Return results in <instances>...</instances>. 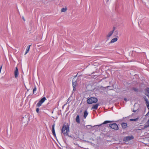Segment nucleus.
<instances>
[{"instance_id": "obj_10", "label": "nucleus", "mask_w": 149, "mask_h": 149, "mask_svg": "<svg viewBox=\"0 0 149 149\" xmlns=\"http://www.w3.org/2000/svg\"><path fill=\"white\" fill-rule=\"evenodd\" d=\"M99 104H97L94 105H93L91 108V109H94L96 110L97 109L98 106Z\"/></svg>"}, {"instance_id": "obj_14", "label": "nucleus", "mask_w": 149, "mask_h": 149, "mask_svg": "<svg viewBox=\"0 0 149 149\" xmlns=\"http://www.w3.org/2000/svg\"><path fill=\"white\" fill-rule=\"evenodd\" d=\"M76 121L77 123H80L79 116V115L77 116L76 118Z\"/></svg>"}, {"instance_id": "obj_4", "label": "nucleus", "mask_w": 149, "mask_h": 149, "mask_svg": "<svg viewBox=\"0 0 149 149\" xmlns=\"http://www.w3.org/2000/svg\"><path fill=\"white\" fill-rule=\"evenodd\" d=\"M109 127L112 129L116 130H117L118 129V126L116 123H115L110 124Z\"/></svg>"}, {"instance_id": "obj_2", "label": "nucleus", "mask_w": 149, "mask_h": 149, "mask_svg": "<svg viewBox=\"0 0 149 149\" xmlns=\"http://www.w3.org/2000/svg\"><path fill=\"white\" fill-rule=\"evenodd\" d=\"M98 101L97 99L95 97H91L87 100V102L88 104H92L93 103H96Z\"/></svg>"}, {"instance_id": "obj_15", "label": "nucleus", "mask_w": 149, "mask_h": 149, "mask_svg": "<svg viewBox=\"0 0 149 149\" xmlns=\"http://www.w3.org/2000/svg\"><path fill=\"white\" fill-rule=\"evenodd\" d=\"M88 114L87 111L86 110L84 111V118H86Z\"/></svg>"}, {"instance_id": "obj_28", "label": "nucleus", "mask_w": 149, "mask_h": 149, "mask_svg": "<svg viewBox=\"0 0 149 149\" xmlns=\"http://www.w3.org/2000/svg\"><path fill=\"white\" fill-rule=\"evenodd\" d=\"M109 0H107V2Z\"/></svg>"}, {"instance_id": "obj_17", "label": "nucleus", "mask_w": 149, "mask_h": 149, "mask_svg": "<svg viewBox=\"0 0 149 149\" xmlns=\"http://www.w3.org/2000/svg\"><path fill=\"white\" fill-rule=\"evenodd\" d=\"M139 119L138 118H137L135 119H131L130 120L131 121H136L137 120Z\"/></svg>"}, {"instance_id": "obj_6", "label": "nucleus", "mask_w": 149, "mask_h": 149, "mask_svg": "<svg viewBox=\"0 0 149 149\" xmlns=\"http://www.w3.org/2000/svg\"><path fill=\"white\" fill-rule=\"evenodd\" d=\"M72 86L73 87V91H75L76 90V87L77 84V82L76 81H74L73 80H72Z\"/></svg>"}, {"instance_id": "obj_7", "label": "nucleus", "mask_w": 149, "mask_h": 149, "mask_svg": "<svg viewBox=\"0 0 149 149\" xmlns=\"http://www.w3.org/2000/svg\"><path fill=\"white\" fill-rule=\"evenodd\" d=\"M115 29V27H113V30L112 31H110L107 35V37L109 38L110 36H111L113 33Z\"/></svg>"}, {"instance_id": "obj_8", "label": "nucleus", "mask_w": 149, "mask_h": 149, "mask_svg": "<svg viewBox=\"0 0 149 149\" xmlns=\"http://www.w3.org/2000/svg\"><path fill=\"white\" fill-rule=\"evenodd\" d=\"M18 74V70L17 67H16V69L14 71V75L15 78H17Z\"/></svg>"}, {"instance_id": "obj_12", "label": "nucleus", "mask_w": 149, "mask_h": 149, "mask_svg": "<svg viewBox=\"0 0 149 149\" xmlns=\"http://www.w3.org/2000/svg\"><path fill=\"white\" fill-rule=\"evenodd\" d=\"M31 46V45H30L27 47V49L26 50V52L25 53V55H26L27 53L28 52L29 50V49H30V47Z\"/></svg>"}, {"instance_id": "obj_20", "label": "nucleus", "mask_w": 149, "mask_h": 149, "mask_svg": "<svg viewBox=\"0 0 149 149\" xmlns=\"http://www.w3.org/2000/svg\"><path fill=\"white\" fill-rule=\"evenodd\" d=\"M36 86H34V89H33V94L35 92V91H36Z\"/></svg>"}, {"instance_id": "obj_3", "label": "nucleus", "mask_w": 149, "mask_h": 149, "mask_svg": "<svg viewBox=\"0 0 149 149\" xmlns=\"http://www.w3.org/2000/svg\"><path fill=\"white\" fill-rule=\"evenodd\" d=\"M46 100V98L45 97H44L42 98L37 104L36 106L38 107L40 106Z\"/></svg>"}, {"instance_id": "obj_16", "label": "nucleus", "mask_w": 149, "mask_h": 149, "mask_svg": "<svg viewBox=\"0 0 149 149\" xmlns=\"http://www.w3.org/2000/svg\"><path fill=\"white\" fill-rule=\"evenodd\" d=\"M111 122V121H105L102 124H101V125H98V126H101V125H102V124H107V123H110Z\"/></svg>"}, {"instance_id": "obj_11", "label": "nucleus", "mask_w": 149, "mask_h": 149, "mask_svg": "<svg viewBox=\"0 0 149 149\" xmlns=\"http://www.w3.org/2000/svg\"><path fill=\"white\" fill-rule=\"evenodd\" d=\"M122 127L123 129H125L127 127V124L125 123H121Z\"/></svg>"}, {"instance_id": "obj_23", "label": "nucleus", "mask_w": 149, "mask_h": 149, "mask_svg": "<svg viewBox=\"0 0 149 149\" xmlns=\"http://www.w3.org/2000/svg\"><path fill=\"white\" fill-rule=\"evenodd\" d=\"M149 114V109H148V112L146 114V116H148Z\"/></svg>"}, {"instance_id": "obj_22", "label": "nucleus", "mask_w": 149, "mask_h": 149, "mask_svg": "<svg viewBox=\"0 0 149 149\" xmlns=\"http://www.w3.org/2000/svg\"><path fill=\"white\" fill-rule=\"evenodd\" d=\"M133 90L136 92L138 91V89L136 88H133Z\"/></svg>"}, {"instance_id": "obj_13", "label": "nucleus", "mask_w": 149, "mask_h": 149, "mask_svg": "<svg viewBox=\"0 0 149 149\" xmlns=\"http://www.w3.org/2000/svg\"><path fill=\"white\" fill-rule=\"evenodd\" d=\"M117 40L118 39L117 38H114L111 40V41L110 42V43H114V42L117 41Z\"/></svg>"}, {"instance_id": "obj_19", "label": "nucleus", "mask_w": 149, "mask_h": 149, "mask_svg": "<svg viewBox=\"0 0 149 149\" xmlns=\"http://www.w3.org/2000/svg\"><path fill=\"white\" fill-rule=\"evenodd\" d=\"M146 105L148 109H149V102L147 101V102H146Z\"/></svg>"}, {"instance_id": "obj_21", "label": "nucleus", "mask_w": 149, "mask_h": 149, "mask_svg": "<svg viewBox=\"0 0 149 149\" xmlns=\"http://www.w3.org/2000/svg\"><path fill=\"white\" fill-rule=\"evenodd\" d=\"M36 111L38 113H39V108H37L36 109Z\"/></svg>"}, {"instance_id": "obj_9", "label": "nucleus", "mask_w": 149, "mask_h": 149, "mask_svg": "<svg viewBox=\"0 0 149 149\" xmlns=\"http://www.w3.org/2000/svg\"><path fill=\"white\" fill-rule=\"evenodd\" d=\"M55 126V124H54L52 125V134H53V135L55 137H56V134H55V130H54Z\"/></svg>"}, {"instance_id": "obj_5", "label": "nucleus", "mask_w": 149, "mask_h": 149, "mask_svg": "<svg viewBox=\"0 0 149 149\" xmlns=\"http://www.w3.org/2000/svg\"><path fill=\"white\" fill-rule=\"evenodd\" d=\"M134 139V137L132 136H127L125 137L124 139V141H130L133 139Z\"/></svg>"}, {"instance_id": "obj_24", "label": "nucleus", "mask_w": 149, "mask_h": 149, "mask_svg": "<svg viewBox=\"0 0 149 149\" xmlns=\"http://www.w3.org/2000/svg\"><path fill=\"white\" fill-rule=\"evenodd\" d=\"M145 100L146 102H147V101H148V100L147 99H145Z\"/></svg>"}, {"instance_id": "obj_1", "label": "nucleus", "mask_w": 149, "mask_h": 149, "mask_svg": "<svg viewBox=\"0 0 149 149\" xmlns=\"http://www.w3.org/2000/svg\"><path fill=\"white\" fill-rule=\"evenodd\" d=\"M69 131V127L68 125L64 126L62 129V132L65 135H67Z\"/></svg>"}, {"instance_id": "obj_18", "label": "nucleus", "mask_w": 149, "mask_h": 149, "mask_svg": "<svg viewBox=\"0 0 149 149\" xmlns=\"http://www.w3.org/2000/svg\"><path fill=\"white\" fill-rule=\"evenodd\" d=\"M67 10L66 8H63L61 9V11L62 12H64Z\"/></svg>"}, {"instance_id": "obj_26", "label": "nucleus", "mask_w": 149, "mask_h": 149, "mask_svg": "<svg viewBox=\"0 0 149 149\" xmlns=\"http://www.w3.org/2000/svg\"><path fill=\"white\" fill-rule=\"evenodd\" d=\"M124 100L125 101H127V99H126V98H124Z\"/></svg>"}, {"instance_id": "obj_27", "label": "nucleus", "mask_w": 149, "mask_h": 149, "mask_svg": "<svg viewBox=\"0 0 149 149\" xmlns=\"http://www.w3.org/2000/svg\"><path fill=\"white\" fill-rule=\"evenodd\" d=\"M109 87V86H107V88H108Z\"/></svg>"}, {"instance_id": "obj_25", "label": "nucleus", "mask_w": 149, "mask_h": 149, "mask_svg": "<svg viewBox=\"0 0 149 149\" xmlns=\"http://www.w3.org/2000/svg\"><path fill=\"white\" fill-rule=\"evenodd\" d=\"M22 19L24 21H25V19L24 17H22Z\"/></svg>"}]
</instances>
